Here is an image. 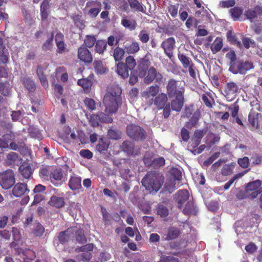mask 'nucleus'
Returning <instances> with one entry per match:
<instances>
[{
    "instance_id": "obj_22",
    "label": "nucleus",
    "mask_w": 262,
    "mask_h": 262,
    "mask_svg": "<svg viewBox=\"0 0 262 262\" xmlns=\"http://www.w3.org/2000/svg\"><path fill=\"white\" fill-rule=\"evenodd\" d=\"M183 94L174 96L176 98L171 101L172 110L177 112L181 111L184 104Z\"/></svg>"
},
{
    "instance_id": "obj_27",
    "label": "nucleus",
    "mask_w": 262,
    "mask_h": 262,
    "mask_svg": "<svg viewBox=\"0 0 262 262\" xmlns=\"http://www.w3.org/2000/svg\"><path fill=\"white\" fill-rule=\"evenodd\" d=\"M149 62L144 59H142L138 67V76L140 77H143L146 74V71L148 69Z\"/></svg>"
},
{
    "instance_id": "obj_57",
    "label": "nucleus",
    "mask_w": 262,
    "mask_h": 262,
    "mask_svg": "<svg viewBox=\"0 0 262 262\" xmlns=\"http://www.w3.org/2000/svg\"><path fill=\"white\" fill-rule=\"evenodd\" d=\"M84 104L86 106L87 108L90 110L94 111L96 108V102L92 98H86L84 100Z\"/></svg>"
},
{
    "instance_id": "obj_26",
    "label": "nucleus",
    "mask_w": 262,
    "mask_h": 262,
    "mask_svg": "<svg viewBox=\"0 0 262 262\" xmlns=\"http://www.w3.org/2000/svg\"><path fill=\"white\" fill-rule=\"evenodd\" d=\"M71 228H75V230L72 231V236L74 233L75 234L76 240L80 244L86 243V239L84 234V231L82 229H79L77 227H72Z\"/></svg>"
},
{
    "instance_id": "obj_56",
    "label": "nucleus",
    "mask_w": 262,
    "mask_h": 262,
    "mask_svg": "<svg viewBox=\"0 0 262 262\" xmlns=\"http://www.w3.org/2000/svg\"><path fill=\"white\" fill-rule=\"evenodd\" d=\"M96 42V38L93 35H87L84 40V43L88 48L92 47Z\"/></svg>"
},
{
    "instance_id": "obj_3",
    "label": "nucleus",
    "mask_w": 262,
    "mask_h": 262,
    "mask_svg": "<svg viewBox=\"0 0 262 262\" xmlns=\"http://www.w3.org/2000/svg\"><path fill=\"white\" fill-rule=\"evenodd\" d=\"M181 179V172L177 168L172 169L165 183L164 190L169 193H172L176 189L182 185Z\"/></svg>"
},
{
    "instance_id": "obj_59",
    "label": "nucleus",
    "mask_w": 262,
    "mask_h": 262,
    "mask_svg": "<svg viewBox=\"0 0 262 262\" xmlns=\"http://www.w3.org/2000/svg\"><path fill=\"white\" fill-rule=\"evenodd\" d=\"M122 150L129 154L133 152V144L129 141H124L121 146Z\"/></svg>"
},
{
    "instance_id": "obj_4",
    "label": "nucleus",
    "mask_w": 262,
    "mask_h": 262,
    "mask_svg": "<svg viewBox=\"0 0 262 262\" xmlns=\"http://www.w3.org/2000/svg\"><path fill=\"white\" fill-rule=\"evenodd\" d=\"M15 183V174L12 170L9 169L0 172V186L3 189H9L14 185Z\"/></svg>"
},
{
    "instance_id": "obj_47",
    "label": "nucleus",
    "mask_w": 262,
    "mask_h": 262,
    "mask_svg": "<svg viewBox=\"0 0 262 262\" xmlns=\"http://www.w3.org/2000/svg\"><path fill=\"white\" fill-rule=\"evenodd\" d=\"M139 40L143 43H147L149 40V34L145 30H142L139 33Z\"/></svg>"
},
{
    "instance_id": "obj_37",
    "label": "nucleus",
    "mask_w": 262,
    "mask_h": 262,
    "mask_svg": "<svg viewBox=\"0 0 262 262\" xmlns=\"http://www.w3.org/2000/svg\"><path fill=\"white\" fill-rule=\"evenodd\" d=\"M228 40L232 44L236 45L239 48H241L242 44L239 40L235 34L232 32H228L227 34Z\"/></svg>"
},
{
    "instance_id": "obj_1",
    "label": "nucleus",
    "mask_w": 262,
    "mask_h": 262,
    "mask_svg": "<svg viewBox=\"0 0 262 262\" xmlns=\"http://www.w3.org/2000/svg\"><path fill=\"white\" fill-rule=\"evenodd\" d=\"M121 93V88L118 85H115L104 95L103 103L105 107V113L112 114L117 112L122 103Z\"/></svg>"
},
{
    "instance_id": "obj_58",
    "label": "nucleus",
    "mask_w": 262,
    "mask_h": 262,
    "mask_svg": "<svg viewBox=\"0 0 262 262\" xmlns=\"http://www.w3.org/2000/svg\"><path fill=\"white\" fill-rule=\"evenodd\" d=\"M200 116V113L197 110L196 111L193 115L192 117L191 118L190 121L187 123V126L188 127H192L194 126L196 124L197 120L198 119Z\"/></svg>"
},
{
    "instance_id": "obj_21",
    "label": "nucleus",
    "mask_w": 262,
    "mask_h": 262,
    "mask_svg": "<svg viewBox=\"0 0 262 262\" xmlns=\"http://www.w3.org/2000/svg\"><path fill=\"white\" fill-rule=\"evenodd\" d=\"M189 198V192L186 190H180L176 195V199L179 205V207L181 206L187 201Z\"/></svg>"
},
{
    "instance_id": "obj_9",
    "label": "nucleus",
    "mask_w": 262,
    "mask_h": 262,
    "mask_svg": "<svg viewBox=\"0 0 262 262\" xmlns=\"http://www.w3.org/2000/svg\"><path fill=\"white\" fill-rule=\"evenodd\" d=\"M239 92L238 85L235 82L230 81L226 83L223 94L228 100L231 101L236 97Z\"/></svg>"
},
{
    "instance_id": "obj_45",
    "label": "nucleus",
    "mask_w": 262,
    "mask_h": 262,
    "mask_svg": "<svg viewBox=\"0 0 262 262\" xmlns=\"http://www.w3.org/2000/svg\"><path fill=\"white\" fill-rule=\"evenodd\" d=\"M108 147L107 142L101 138L99 140V143L96 146V149L99 152L106 150Z\"/></svg>"
},
{
    "instance_id": "obj_46",
    "label": "nucleus",
    "mask_w": 262,
    "mask_h": 262,
    "mask_svg": "<svg viewBox=\"0 0 262 262\" xmlns=\"http://www.w3.org/2000/svg\"><path fill=\"white\" fill-rule=\"evenodd\" d=\"M234 164L232 163L230 165L225 164L222 169V174L223 176H227L232 174Z\"/></svg>"
},
{
    "instance_id": "obj_44",
    "label": "nucleus",
    "mask_w": 262,
    "mask_h": 262,
    "mask_svg": "<svg viewBox=\"0 0 262 262\" xmlns=\"http://www.w3.org/2000/svg\"><path fill=\"white\" fill-rule=\"evenodd\" d=\"M37 74L42 85L45 88H47L48 86V82L46 79V77L42 73V70L41 68L38 67L37 69Z\"/></svg>"
},
{
    "instance_id": "obj_54",
    "label": "nucleus",
    "mask_w": 262,
    "mask_h": 262,
    "mask_svg": "<svg viewBox=\"0 0 262 262\" xmlns=\"http://www.w3.org/2000/svg\"><path fill=\"white\" fill-rule=\"evenodd\" d=\"M24 85L29 91H33L35 89L34 82L30 79L25 78L23 80Z\"/></svg>"
},
{
    "instance_id": "obj_62",
    "label": "nucleus",
    "mask_w": 262,
    "mask_h": 262,
    "mask_svg": "<svg viewBox=\"0 0 262 262\" xmlns=\"http://www.w3.org/2000/svg\"><path fill=\"white\" fill-rule=\"evenodd\" d=\"M108 136L112 139L117 140L120 138L121 134L120 132L118 130L110 129L108 131Z\"/></svg>"
},
{
    "instance_id": "obj_19",
    "label": "nucleus",
    "mask_w": 262,
    "mask_h": 262,
    "mask_svg": "<svg viewBox=\"0 0 262 262\" xmlns=\"http://www.w3.org/2000/svg\"><path fill=\"white\" fill-rule=\"evenodd\" d=\"M143 160L145 164L148 166L160 167L165 164V159L163 157H159L152 159L151 158H148L145 156Z\"/></svg>"
},
{
    "instance_id": "obj_51",
    "label": "nucleus",
    "mask_w": 262,
    "mask_h": 262,
    "mask_svg": "<svg viewBox=\"0 0 262 262\" xmlns=\"http://www.w3.org/2000/svg\"><path fill=\"white\" fill-rule=\"evenodd\" d=\"M73 19L74 21L75 24L80 29H83L85 26L82 19V16L79 15H75L73 16Z\"/></svg>"
},
{
    "instance_id": "obj_55",
    "label": "nucleus",
    "mask_w": 262,
    "mask_h": 262,
    "mask_svg": "<svg viewBox=\"0 0 262 262\" xmlns=\"http://www.w3.org/2000/svg\"><path fill=\"white\" fill-rule=\"evenodd\" d=\"M203 130H197L194 132L193 140L195 141V146L198 145L200 143V140L205 135Z\"/></svg>"
},
{
    "instance_id": "obj_61",
    "label": "nucleus",
    "mask_w": 262,
    "mask_h": 262,
    "mask_svg": "<svg viewBox=\"0 0 262 262\" xmlns=\"http://www.w3.org/2000/svg\"><path fill=\"white\" fill-rule=\"evenodd\" d=\"M239 165L243 168H247L249 166V159L247 157H244L243 158H239L237 160Z\"/></svg>"
},
{
    "instance_id": "obj_34",
    "label": "nucleus",
    "mask_w": 262,
    "mask_h": 262,
    "mask_svg": "<svg viewBox=\"0 0 262 262\" xmlns=\"http://www.w3.org/2000/svg\"><path fill=\"white\" fill-rule=\"evenodd\" d=\"M77 83L83 89L85 93H88L90 92L92 86V82L91 80L88 79H79Z\"/></svg>"
},
{
    "instance_id": "obj_10",
    "label": "nucleus",
    "mask_w": 262,
    "mask_h": 262,
    "mask_svg": "<svg viewBox=\"0 0 262 262\" xmlns=\"http://www.w3.org/2000/svg\"><path fill=\"white\" fill-rule=\"evenodd\" d=\"M89 122L93 127L98 126L99 122L111 123L113 119L108 115H106L103 112H98L97 114H93L89 118Z\"/></svg>"
},
{
    "instance_id": "obj_18",
    "label": "nucleus",
    "mask_w": 262,
    "mask_h": 262,
    "mask_svg": "<svg viewBox=\"0 0 262 262\" xmlns=\"http://www.w3.org/2000/svg\"><path fill=\"white\" fill-rule=\"evenodd\" d=\"M180 234L179 229L174 227H169L167 228L166 233L163 235L162 238L165 241L172 240L178 237Z\"/></svg>"
},
{
    "instance_id": "obj_25",
    "label": "nucleus",
    "mask_w": 262,
    "mask_h": 262,
    "mask_svg": "<svg viewBox=\"0 0 262 262\" xmlns=\"http://www.w3.org/2000/svg\"><path fill=\"white\" fill-rule=\"evenodd\" d=\"M156 78V81H159L162 78L161 75H157L156 70L154 68H150L148 71V75L144 78V82L146 83H149Z\"/></svg>"
},
{
    "instance_id": "obj_40",
    "label": "nucleus",
    "mask_w": 262,
    "mask_h": 262,
    "mask_svg": "<svg viewBox=\"0 0 262 262\" xmlns=\"http://www.w3.org/2000/svg\"><path fill=\"white\" fill-rule=\"evenodd\" d=\"M124 53L125 52L123 49L120 47H117L114 49L113 55L115 60L117 61H120L122 59Z\"/></svg>"
},
{
    "instance_id": "obj_20",
    "label": "nucleus",
    "mask_w": 262,
    "mask_h": 262,
    "mask_svg": "<svg viewBox=\"0 0 262 262\" xmlns=\"http://www.w3.org/2000/svg\"><path fill=\"white\" fill-rule=\"evenodd\" d=\"M167 100V95L164 93H161L155 97L153 102L158 109L161 110L166 105Z\"/></svg>"
},
{
    "instance_id": "obj_12",
    "label": "nucleus",
    "mask_w": 262,
    "mask_h": 262,
    "mask_svg": "<svg viewBox=\"0 0 262 262\" xmlns=\"http://www.w3.org/2000/svg\"><path fill=\"white\" fill-rule=\"evenodd\" d=\"M50 179L55 186H60L64 182L62 170L57 168L52 170L50 174Z\"/></svg>"
},
{
    "instance_id": "obj_15",
    "label": "nucleus",
    "mask_w": 262,
    "mask_h": 262,
    "mask_svg": "<svg viewBox=\"0 0 262 262\" xmlns=\"http://www.w3.org/2000/svg\"><path fill=\"white\" fill-rule=\"evenodd\" d=\"M160 91V87L157 85L148 87L142 93V96L145 99H149L153 103V98L156 97Z\"/></svg>"
},
{
    "instance_id": "obj_17",
    "label": "nucleus",
    "mask_w": 262,
    "mask_h": 262,
    "mask_svg": "<svg viewBox=\"0 0 262 262\" xmlns=\"http://www.w3.org/2000/svg\"><path fill=\"white\" fill-rule=\"evenodd\" d=\"M29 191V190L28 189L26 184L24 183H17L14 186L12 193L14 196L20 197Z\"/></svg>"
},
{
    "instance_id": "obj_33",
    "label": "nucleus",
    "mask_w": 262,
    "mask_h": 262,
    "mask_svg": "<svg viewBox=\"0 0 262 262\" xmlns=\"http://www.w3.org/2000/svg\"><path fill=\"white\" fill-rule=\"evenodd\" d=\"M115 5L118 10L125 12H128V5L125 0H115Z\"/></svg>"
},
{
    "instance_id": "obj_52",
    "label": "nucleus",
    "mask_w": 262,
    "mask_h": 262,
    "mask_svg": "<svg viewBox=\"0 0 262 262\" xmlns=\"http://www.w3.org/2000/svg\"><path fill=\"white\" fill-rule=\"evenodd\" d=\"M126 67L129 70H133L136 65V60L132 56H128L125 59Z\"/></svg>"
},
{
    "instance_id": "obj_24",
    "label": "nucleus",
    "mask_w": 262,
    "mask_h": 262,
    "mask_svg": "<svg viewBox=\"0 0 262 262\" xmlns=\"http://www.w3.org/2000/svg\"><path fill=\"white\" fill-rule=\"evenodd\" d=\"M75 230V228H68L66 231L61 232L59 233L58 238L61 244L68 242L72 237V231Z\"/></svg>"
},
{
    "instance_id": "obj_11",
    "label": "nucleus",
    "mask_w": 262,
    "mask_h": 262,
    "mask_svg": "<svg viewBox=\"0 0 262 262\" xmlns=\"http://www.w3.org/2000/svg\"><path fill=\"white\" fill-rule=\"evenodd\" d=\"M127 134L130 138L135 140H142L145 138V132L138 125L130 124L126 128Z\"/></svg>"
},
{
    "instance_id": "obj_31",
    "label": "nucleus",
    "mask_w": 262,
    "mask_h": 262,
    "mask_svg": "<svg viewBox=\"0 0 262 262\" xmlns=\"http://www.w3.org/2000/svg\"><path fill=\"white\" fill-rule=\"evenodd\" d=\"M117 72L123 78L128 77L129 74L128 69L122 62H119L117 65Z\"/></svg>"
},
{
    "instance_id": "obj_48",
    "label": "nucleus",
    "mask_w": 262,
    "mask_h": 262,
    "mask_svg": "<svg viewBox=\"0 0 262 262\" xmlns=\"http://www.w3.org/2000/svg\"><path fill=\"white\" fill-rule=\"evenodd\" d=\"M183 212L186 214H195V208H194L193 203L190 201L188 202Z\"/></svg>"
},
{
    "instance_id": "obj_49",
    "label": "nucleus",
    "mask_w": 262,
    "mask_h": 262,
    "mask_svg": "<svg viewBox=\"0 0 262 262\" xmlns=\"http://www.w3.org/2000/svg\"><path fill=\"white\" fill-rule=\"evenodd\" d=\"M130 7L137 11H143V8L137 0H128Z\"/></svg>"
},
{
    "instance_id": "obj_6",
    "label": "nucleus",
    "mask_w": 262,
    "mask_h": 262,
    "mask_svg": "<svg viewBox=\"0 0 262 262\" xmlns=\"http://www.w3.org/2000/svg\"><path fill=\"white\" fill-rule=\"evenodd\" d=\"M261 181L256 180L248 183L245 187V190L249 198L254 199L262 192Z\"/></svg>"
},
{
    "instance_id": "obj_43",
    "label": "nucleus",
    "mask_w": 262,
    "mask_h": 262,
    "mask_svg": "<svg viewBox=\"0 0 262 262\" xmlns=\"http://www.w3.org/2000/svg\"><path fill=\"white\" fill-rule=\"evenodd\" d=\"M178 58L185 68H187L192 64L191 59L183 54H178Z\"/></svg>"
},
{
    "instance_id": "obj_42",
    "label": "nucleus",
    "mask_w": 262,
    "mask_h": 262,
    "mask_svg": "<svg viewBox=\"0 0 262 262\" xmlns=\"http://www.w3.org/2000/svg\"><path fill=\"white\" fill-rule=\"evenodd\" d=\"M19 171L21 176L25 179H28L32 174V170L29 166H21L19 167Z\"/></svg>"
},
{
    "instance_id": "obj_36",
    "label": "nucleus",
    "mask_w": 262,
    "mask_h": 262,
    "mask_svg": "<svg viewBox=\"0 0 262 262\" xmlns=\"http://www.w3.org/2000/svg\"><path fill=\"white\" fill-rule=\"evenodd\" d=\"M259 114L257 113H250L249 115V122L255 128L258 126V117Z\"/></svg>"
},
{
    "instance_id": "obj_38",
    "label": "nucleus",
    "mask_w": 262,
    "mask_h": 262,
    "mask_svg": "<svg viewBox=\"0 0 262 262\" xmlns=\"http://www.w3.org/2000/svg\"><path fill=\"white\" fill-rule=\"evenodd\" d=\"M223 47V41L220 38H216L211 46V49L213 53H216L221 50Z\"/></svg>"
},
{
    "instance_id": "obj_14",
    "label": "nucleus",
    "mask_w": 262,
    "mask_h": 262,
    "mask_svg": "<svg viewBox=\"0 0 262 262\" xmlns=\"http://www.w3.org/2000/svg\"><path fill=\"white\" fill-rule=\"evenodd\" d=\"M245 15L251 21L257 18L262 20V7L257 6L253 9H249L245 12Z\"/></svg>"
},
{
    "instance_id": "obj_35",
    "label": "nucleus",
    "mask_w": 262,
    "mask_h": 262,
    "mask_svg": "<svg viewBox=\"0 0 262 262\" xmlns=\"http://www.w3.org/2000/svg\"><path fill=\"white\" fill-rule=\"evenodd\" d=\"M250 169L245 170L242 172L238 173L237 174H236L234 176V177L231 178L227 183H226L224 186V188L225 190H228L231 185L233 184V183L236 180L239 179V178H242L243 176H244L248 171H249Z\"/></svg>"
},
{
    "instance_id": "obj_64",
    "label": "nucleus",
    "mask_w": 262,
    "mask_h": 262,
    "mask_svg": "<svg viewBox=\"0 0 262 262\" xmlns=\"http://www.w3.org/2000/svg\"><path fill=\"white\" fill-rule=\"evenodd\" d=\"M161 262H179V260L172 256H163Z\"/></svg>"
},
{
    "instance_id": "obj_29",
    "label": "nucleus",
    "mask_w": 262,
    "mask_h": 262,
    "mask_svg": "<svg viewBox=\"0 0 262 262\" xmlns=\"http://www.w3.org/2000/svg\"><path fill=\"white\" fill-rule=\"evenodd\" d=\"M9 58V54L7 49L3 45V39L0 38V60L3 63L7 62Z\"/></svg>"
},
{
    "instance_id": "obj_41",
    "label": "nucleus",
    "mask_w": 262,
    "mask_h": 262,
    "mask_svg": "<svg viewBox=\"0 0 262 262\" xmlns=\"http://www.w3.org/2000/svg\"><path fill=\"white\" fill-rule=\"evenodd\" d=\"M94 67L96 71L99 74H104L106 72V69L101 60H95L94 62Z\"/></svg>"
},
{
    "instance_id": "obj_60",
    "label": "nucleus",
    "mask_w": 262,
    "mask_h": 262,
    "mask_svg": "<svg viewBox=\"0 0 262 262\" xmlns=\"http://www.w3.org/2000/svg\"><path fill=\"white\" fill-rule=\"evenodd\" d=\"M242 39L243 44L246 49H249L250 47L255 46V41L253 39L246 37H243Z\"/></svg>"
},
{
    "instance_id": "obj_53",
    "label": "nucleus",
    "mask_w": 262,
    "mask_h": 262,
    "mask_svg": "<svg viewBox=\"0 0 262 262\" xmlns=\"http://www.w3.org/2000/svg\"><path fill=\"white\" fill-rule=\"evenodd\" d=\"M44 232L45 229L39 223H36L33 230L34 235L36 236H40L43 234Z\"/></svg>"
},
{
    "instance_id": "obj_39",
    "label": "nucleus",
    "mask_w": 262,
    "mask_h": 262,
    "mask_svg": "<svg viewBox=\"0 0 262 262\" xmlns=\"http://www.w3.org/2000/svg\"><path fill=\"white\" fill-rule=\"evenodd\" d=\"M106 42L103 40H98L96 42L95 50L99 54H102L106 49Z\"/></svg>"
},
{
    "instance_id": "obj_16",
    "label": "nucleus",
    "mask_w": 262,
    "mask_h": 262,
    "mask_svg": "<svg viewBox=\"0 0 262 262\" xmlns=\"http://www.w3.org/2000/svg\"><path fill=\"white\" fill-rule=\"evenodd\" d=\"M78 57L79 59L86 63H91L93 58L89 50L84 47H80L78 51Z\"/></svg>"
},
{
    "instance_id": "obj_23",
    "label": "nucleus",
    "mask_w": 262,
    "mask_h": 262,
    "mask_svg": "<svg viewBox=\"0 0 262 262\" xmlns=\"http://www.w3.org/2000/svg\"><path fill=\"white\" fill-rule=\"evenodd\" d=\"M81 179L75 174L72 176L69 181V186L71 189L75 190L79 189L81 187Z\"/></svg>"
},
{
    "instance_id": "obj_50",
    "label": "nucleus",
    "mask_w": 262,
    "mask_h": 262,
    "mask_svg": "<svg viewBox=\"0 0 262 262\" xmlns=\"http://www.w3.org/2000/svg\"><path fill=\"white\" fill-rule=\"evenodd\" d=\"M242 12L243 11L242 9L239 7H234L230 10V13L234 20L238 19L242 14Z\"/></svg>"
},
{
    "instance_id": "obj_2",
    "label": "nucleus",
    "mask_w": 262,
    "mask_h": 262,
    "mask_svg": "<svg viewBox=\"0 0 262 262\" xmlns=\"http://www.w3.org/2000/svg\"><path fill=\"white\" fill-rule=\"evenodd\" d=\"M164 178L159 174L152 172L148 173L142 179V185L150 193L157 192L161 187Z\"/></svg>"
},
{
    "instance_id": "obj_5",
    "label": "nucleus",
    "mask_w": 262,
    "mask_h": 262,
    "mask_svg": "<svg viewBox=\"0 0 262 262\" xmlns=\"http://www.w3.org/2000/svg\"><path fill=\"white\" fill-rule=\"evenodd\" d=\"M254 68L252 62L248 61H237L231 63L229 71L233 74H245L248 71Z\"/></svg>"
},
{
    "instance_id": "obj_28",
    "label": "nucleus",
    "mask_w": 262,
    "mask_h": 262,
    "mask_svg": "<svg viewBox=\"0 0 262 262\" xmlns=\"http://www.w3.org/2000/svg\"><path fill=\"white\" fill-rule=\"evenodd\" d=\"M121 25L130 31L134 30L137 27V23L135 20L129 19L125 16L122 18Z\"/></svg>"
},
{
    "instance_id": "obj_7",
    "label": "nucleus",
    "mask_w": 262,
    "mask_h": 262,
    "mask_svg": "<svg viewBox=\"0 0 262 262\" xmlns=\"http://www.w3.org/2000/svg\"><path fill=\"white\" fill-rule=\"evenodd\" d=\"M184 82L170 79L167 86V91L170 96L183 94L184 93Z\"/></svg>"
},
{
    "instance_id": "obj_8",
    "label": "nucleus",
    "mask_w": 262,
    "mask_h": 262,
    "mask_svg": "<svg viewBox=\"0 0 262 262\" xmlns=\"http://www.w3.org/2000/svg\"><path fill=\"white\" fill-rule=\"evenodd\" d=\"M101 3L98 1H89L86 3L83 11L87 12L88 15L92 17L95 18L101 10Z\"/></svg>"
},
{
    "instance_id": "obj_13",
    "label": "nucleus",
    "mask_w": 262,
    "mask_h": 262,
    "mask_svg": "<svg viewBox=\"0 0 262 262\" xmlns=\"http://www.w3.org/2000/svg\"><path fill=\"white\" fill-rule=\"evenodd\" d=\"M176 41L173 37H169L163 41L161 47L163 49L165 54L170 59L172 55V50L175 47Z\"/></svg>"
},
{
    "instance_id": "obj_32",
    "label": "nucleus",
    "mask_w": 262,
    "mask_h": 262,
    "mask_svg": "<svg viewBox=\"0 0 262 262\" xmlns=\"http://www.w3.org/2000/svg\"><path fill=\"white\" fill-rule=\"evenodd\" d=\"M125 50L128 54H134L140 50L139 44L138 42L134 41L130 44H126L124 46Z\"/></svg>"
},
{
    "instance_id": "obj_63",
    "label": "nucleus",
    "mask_w": 262,
    "mask_h": 262,
    "mask_svg": "<svg viewBox=\"0 0 262 262\" xmlns=\"http://www.w3.org/2000/svg\"><path fill=\"white\" fill-rule=\"evenodd\" d=\"M53 35L52 34L51 37L43 43L42 46L43 50L46 51L50 50L53 47Z\"/></svg>"
},
{
    "instance_id": "obj_30",
    "label": "nucleus",
    "mask_w": 262,
    "mask_h": 262,
    "mask_svg": "<svg viewBox=\"0 0 262 262\" xmlns=\"http://www.w3.org/2000/svg\"><path fill=\"white\" fill-rule=\"evenodd\" d=\"M49 203L53 207L61 208L64 206V201L63 198L54 195L51 196Z\"/></svg>"
}]
</instances>
